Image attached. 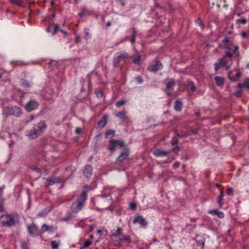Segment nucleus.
<instances>
[{
	"mask_svg": "<svg viewBox=\"0 0 249 249\" xmlns=\"http://www.w3.org/2000/svg\"><path fill=\"white\" fill-rule=\"evenodd\" d=\"M19 223V217L15 214H2L0 217V226L11 227Z\"/></svg>",
	"mask_w": 249,
	"mask_h": 249,
	"instance_id": "obj_1",
	"label": "nucleus"
},
{
	"mask_svg": "<svg viewBox=\"0 0 249 249\" xmlns=\"http://www.w3.org/2000/svg\"><path fill=\"white\" fill-rule=\"evenodd\" d=\"M46 127L45 122L41 121L37 123L36 125L34 126L33 129L28 131L27 136L31 139H35L41 134Z\"/></svg>",
	"mask_w": 249,
	"mask_h": 249,
	"instance_id": "obj_2",
	"label": "nucleus"
},
{
	"mask_svg": "<svg viewBox=\"0 0 249 249\" xmlns=\"http://www.w3.org/2000/svg\"><path fill=\"white\" fill-rule=\"evenodd\" d=\"M232 54L230 52H227L225 55L221 59L218 60V62L214 64V69L217 71L220 68L226 67L228 70L230 68V65H227L232 60Z\"/></svg>",
	"mask_w": 249,
	"mask_h": 249,
	"instance_id": "obj_3",
	"label": "nucleus"
},
{
	"mask_svg": "<svg viewBox=\"0 0 249 249\" xmlns=\"http://www.w3.org/2000/svg\"><path fill=\"white\" fill-rule=\"evenodd\" d=\"M87 199L86 191H83L80 196L77 199L75 203H72L71 205L72 213H77L81 210Z\"/></svg>",
	"mask_w": 249,
	"mask_h": 249,
	"instance_id": "obj_4",
	"label": "nucleus"
},
{
	"mask_svg": "<svg viewBox=\"0 0 249 249\" xmlns=\"http://www.w3.org/2000/svg\"><path fill=\"white\" fill-rule=\"evenodd\" d=\"M22 114L21 109L18 106L5 107L2 111V114L6 117L10 115L18 117Z\"/></svg>",
	"mask_w": 249,
	"mask_h": 249,
	"instance_id": "obj_5",
	"label": "nucleus"
},
{
	"mask_svg": "<svg viewBox=\"0 0 249 249\" xmlns=\"http://www.w3.org/2000/svg\"><path fill=\"white\" fill-rule=\"evenodd\" d=\"M128 55L127 53L125 52H119L117 53V56L114 59V65L117 66L121 61L124 60L128 57Z\"/></svg>",
	"mask_w": 249,
	"mask_h": 249,
	"instance_id": "obj_6",
	"label": "nucleus"
},
{
	"mask_svg": "<svg viewBox=\"0 0 249 249\" xmlns=\"http://www.w3.org/2000/svg\"><path fill=\"white\" fill-rule=\"evenodd\" d=\"M39 106L38 103L35 100H30L25 106V108L27 111H31L37 108Z\"/></svg>",
	"mask_w": 249,
	"mask_h": 249,
	"instance_id": "obj_7",
	"label": "nucleus"
},
{
	"mask_svg": "<svg viewBox=\"0 0 249 249\" xmlns=\"http://www.w3.org/2000/svg\"><path fill=\"white\" fill-rule=\"evenodd\" d=\"M124 146V142L121 140H110V150L113 151L115 147L121 148Z\"/></svg>",
	"mask_w": 249,
	"mask_h": 249,
	"instance_id": "obj_8",
	"label": "nucleus"
},
{
	"mask_svg": "<svg viewBox=\"0 0 249 249\" xmlns=\"http://www.w3.org/2000/svg\"><path fill=\"white\" fill-rule=\"evenodd\" d=\"M28 231L29 234L32 236H35L39 234V231L37 226L34 223L28 225Z\"/></svg>",
	"mask_w": 249,
	"mask_h": 249,
	"instance_id": "obj_9",
	"label": "nucleus"
},
{
	"mask_svg": "<svg viewBox=\"0 0 249 249\" xmlns=\"http://www.w3.org/2000/svg\"><path fill=\"white\" fill-rule=\"evenodd\" d=\"M162 67L161 63L158 61L154 65H151L148 67V71L152 72H156L160 70Z\"/></svg>",
	"mask_w": 249,
	"mask_h": 249,
	"instance_id": "obj_10",
	"label": "nucleus"
},
{
	"mask_svg": "<svg viewBox=\"0 0 249 249\" xmlns=\"http://www.w3.org/2000/svg\"><path fill=\"white\" fill-rule=\"evenodd\" d=\"M133 223L134 224L139 223L142 227H145L147 224L144 218L141 215L135 217L133 220Z\"/></svg>",
	"mask_w": 249,
	"mask_h": 249,
	"instance_id": "obj_11",
	"label": "nucleus"
},
{
	"mask_svg": "<svg viewBox=\"0 0 249 249\" xmlns=\"http://www.w3.org/2000/svg\"><path fill=\"white\" fill-rule=\"evenodd\" d=\"M129 155V151L128 149L125 148L124 151L117 158V160L122 162L127 159Z\"/></svg>",
	"mask_w": 249,
	"mask_h": 249,
	"instance_id": "obj_12",
	"label": "nucleus"
},
{
	"mask_svg": "<svg viewBox=\"0 0 249 249\" xmlns=\"http://www.w3.org/2000/svg\"><path fill=\"white\" fill-rule=\"evenodd\" d=\"M84 176L89 178L90 177L92 173V167L89 165H87L83 171Z\"/></svg>",
	"mask_w": 249,
	"mask_h": 249,
	"instance_id": "obj_13",
	"label": "nucleus"
},
{
	"mask_svg": "<svg viewBox=\"0 0 249 249\" xmlns=\"http://www.w3.org/2000/svg\"><path fill=\"white\" fill-rule=\"evenodd\" d=\"M108 119L107 115H105L103 116L100 119V120L98 122V126L100 128H103L105 127L106 124L107 123V121Z\"/></svg>",
	"mask_w": 249,
	"mask_h": 249,
	"instance_id": "obj_14",
	"label": "nucleus"
},
{
	"mask_svg": "<svg viewBox=\"0 0 249 249\" xmlns=\"http://www.w3.org/2000/svg\"><path fill=\"white\" fill-rule=\"evenodd\" d=\"M170 153V151H165L160 149H157L154 152V155L156 157H165Z\"/></svg>",
	"mask_w": 249,
	"mask_h": 249,
	"instance_id": "obj_15",
	"label": "nucleus"
},
{
	"mask_svg": "<svg viewBox=\"0 0 249 249\" xmlns=\"http://www.w3.org/2000/svg\"><path fill=\"white\" fill-rule=\"evenodd\" d=\"M229 78L231 81H236L241 76V72L238 71L237 73L233 75L232 74L231 71H230L228 74Z\"/></svg>",
	"mask_w": 249,
	"mask_h": 249,
	"instance_id": "obj_16",
	"label": "nucleus"
},
{
	"mask_svg": "<svg viewBox=\"0 0 249 249\" xmlns=\"http://www.w3.org/2000/svg\"><path fill=\"white\" fill-rule=\"evenodd\" d=\"M183 103L180 100H177L174 105V109L177 111H180L182 109Z\"/></svg>",
	"mask_w": 249,
	"mask_h": 249,
	"instance_id": "obj_17",
	"label": "nucleus"
},
{
	"mask_svg": "<svg viewBox=\"0 0 249 249\" xmlns=\"http://www.w3.org/2000/svg\"><path fill=\"white\" fill-rule=\"evenodd\" d=\"M239 88H245L248 89H249V79H247L244 80L243 83H239L237 85Z\"/></svg>",
	"mask_w": 249,
	"mask_h": 249,
	"instance_id": "obj_18",
	"label": "nucleus"
},
{
	"mask_svg": "<svg viewBox=\"0 0 249 249\" xmlns=\"http://www.w3.org/2000/svg\"><path fill=\"white\" fill-rule=\"evenodd\" d=\"M133 58V63L135 64H139L140 61L141 60V56L138 54L136 53L135 55H134L132 56Z\"/></svg>",
	"mask_w": 249,
	"mask_h": 249,
	"instance_id": "obj_19",
	"label": "nucleus"
},
{
	"mask_svg": "<svg viewBox=\"0 0 249 249\" xmlns=\"http://www.w3.org/2000/svg\"><path fill=\"white\" fill-rule=\"evenodd\" d=\"M214 80L216 84L219 86L223 85L224 83V78L221 76H216L214 77Z\"/></svg>",
	"mask_w": 249,
	"mask_h": 249,
	"instance_id": "obj_20",
	"label": "nucleus"
},
{
	"mask_svg": "<svg viewBox=\"0 0 249 249\" xmlns=\"http://www.w3.org/2000/svg\"><path fill=\"white\" fill-rule=\"evenodd\" d=\"M115 116L120 118L121 119H126L127 117L126 116V112L124 111H119L114 113Z\"/></svg>",
	"mask_w": 249,
	"mask_h": 249,
	"instance_id": "obj_21",
	"label": "nucleus"
},
{
	"mask_svg": "<svg viewBox=\"0 0 249 249\" xmlns=\"http://www.w3.org/2000/svg\"><path fill=\"white\" fill-rule=\"evenodd\" d=\"M175 85V81L171 79L166 84V89L167 90H170Z\"/></svg>",
	"mask_w": 249,
	"mask_h": 249,
	"instance_id": "obj_22",
	"label": "nucleus"
},
{
	"mask_svg": "<svg viewBox=\"0 0 249 249\" xmlns=\"http://www.w3.org/2000/svg\"><path fill=\"white\" fill-rule=\"evenodd\" d=\"M53 230V227H49L46 224H43L41 227V231L42 232H45L47 231H52Z\"/></svg>",
	"mask_w": 249,
	"mask_h": 249,
	"instance_id": "obj_23",
	"label": "nucleus"
},
{
	"mask_svg": "<svg viewBox=\"0 0 249 249\" xmlns=\"http://www.w3.org/2000/svg\"><path fill=\"white\" fill-rule=\"evenodd\" d=\"M10 1L14 4L18 5L19 6H23L22 0H10Z\"/></svg>",
	"mask_w": 249,
	"mask_h": 249,
	"instance_id": "obj_24",
	"label": "nucleus"
},
{
	"mask_svg": "<svg viewBox=\"0 0 249 249\" xmlns=\"http://www.w3.org/2000/svg\"><path fill=\"white\" fill-rule=\"evenodd\" d=\"M47 180L48 181V185H53L56 183L59 182V179L58 178H55V180L52 179L51 178H48Z\"/></svg>",
	"mask_w": 249,
	"mask_h": 249,
	"instance_id": "obj_25",
	"label": "nucleus"
},
{
	"mask_svg": "<svg viewBox=\"0 0 249 249\" xmlns=\"http://www.w3.org/2000/svg\"><path fill=\"white\" fill-rule=\"evenodd\" d=\"M223 196H224L223 192L222 191H221L220 192V194L219 195V196L218 197V200H217V203L219 204L220 207H221V205H222V201L223 200Z\"/></svg>",
	"mask_w": 249,
	"mask_h": 249,
	"instance_id": "obj_26",
	"label": "nucleus"
},
{
	"mask_svg": "<svg viewBox=\"0 0 249 249\" xmlns=\"http://www.w3.org/2000/svg\"><path fill=\"white\" fill-rule=\"evenodd\" d=\"M126 100H121V101H118L116 102V106L118 107H120L122 106L123 105H124L126 103Z\"/></svg>",
	"mask_w": 249,
	"mask_h": 249,
	"instance_id": "obj_27",
	"label": "nucleus"
},
{
	"mask_svg": "<svg viewBox=\"0 0 249 249\" xmlns=\"http://www.w3.org/2000/svg\"><path fill=\"white\" fill-rule=\"evenodd\" d=\"M178 139L176 137H174L171 141V144L173 146L175 145L176 146V149L178 148Z\"/></svg>",
	"mask_w": 249,
	"mask_h": 249,
	"instance_id": "obj_28",
	"label": "nucleus"
},
{
	"mask_svg": "<svg viewBox=\"0 0 249 249\" xmlns=\"http://www.w3.org/2000/svg\"><path fill=\"white\" fill-rule=\"evenodd\" d=\"M188 86L189 87L190 90L192 92H194L196 90V86H195L194 84L192 82L189 83Z\"/></svg>",
	"mask_w": 249,
	"mask_h": 249,
	"instance_id": "obj_29",
	"label": "nucleus"
},
{
	"mask_svg": "<svg viewBox=\"0 0 249 249\" xmlns=\"http://www.w3.org/2000/svg\"><path fill=\"white\" fill-rule=\"evenodd\" d=\"M122 230L120 228H118L116 231L112 233L111 236H118L119 235L121 234Z\"/></svg>",
	"mask_w": 249,
	"mask_h": 249,
	"instance_id": "obj_30",
	"label": "nucleus"
},
{
	"mask_svg": "<svg viewBox=\"0 0 249 249\" xmlns=\"http://www.w3.org/2000/svg\"><path fill=\"white\" fill-rule=\"evenodd\" d=\"M72 217V216L71 214L70 213H69L68 214V215H67V216H66L62 219V220L64 221H68L71 220Z\"/></svg>",
	"mask_w": 249,
	"mask_h": 249,
	"instance_id": "obj_31",
	"label": "nucleus"
},
{
	"mask_svg": "<svg viewBox=\"0 0 249 249\" xmlns=\"http://www.w3.org/2000/svg\"><path fill=\"white\" fill-rule=\"evenodd\" d=\"M54 26V30H53V35H55V34H56V33L58 31H60L61 30H60L59 29V26L58 24H53Z\"/></svg>",
	"mask_w": 249,
	"mask_h": 249,
	"instance_id": "obj_32",
	"label": "nucleus"
},
{
	"mask_svg": "<svg viewBox=\"0 0 249 249\" xmlns=\"http://www.w3.org/2000/svg\"><path fill=\"white\" fill-rule=\"evenodd\" d=\"M95 94L97 97H102L103 95V92L100 89L96 90Z\"/></svg>",
	"mask_w": 249,
	"mask_h": 249,
	"instance_id": "obj_33",
	"label": "nucleus"
},
{
	"mask_svg": "<svg viewBox=\"0 0 249 249\" xmlns=\"http://www.w3.org/2000/svg\"><path fill=\"white\" fill-rule=\"evenodd\" d=\"M21 243L22 249H29V247L27 243L25 242H21Z\"/></svg>",
	"mask_w": 249,
	"mask_h": 249,
	"instance_id": "obj_34",
	"label": "nucleus"
},
{
	"mask_svg": "<svg viewBox=\"0 0 249 249\" xmlns=\"http://www.w3.org/2000/svg\"><path fill=\"white\" fill-rule=\"evenodd\" d=\"M51 245L53 249H57L58 247V243L56 241H52Z\"/></svg>",
	"mask_w": 249,
	"mask_h": 249,
	"instance_id": "obj_35",
	"label": "nucleus"
},
{
	"mask_svg": "<svg viewBox=\"0 0 249 249\" xmlns=\"http://www.w3.org/2000/svg\"><path fill=\"white\" fill-rule=\"evenodd\" d=\"M130 240V238L129 236H125L124 238L120 239L121 242H129Z\"/></svg>",
	"mask_w": 249,
	"mask_h": 249,
	"instance_id": "obj_36",
	"label": "nucleus"
},
{
	"mask_svg": "<svg viewBox=\"0 0 249 249\" xmlns=\"http://www.w3.org/2000/svg\"><path fill=\"white\" fill-rule=\"evenodd\" d=\"M196 22L200 26V27L202 29H203L204 28V25L202 23V21L201 20V19L200 18H198L196 20Z\"/></svg>",
	"mask_w": 249,
	"mask_h": 249,
	"instance_id": "obj_37",
	"label": "nucleus"
},
{
	"mask_svg": "<svg viewBox=\"0 0 249 249\" xmlns=\"http://www.w3.org/2000/svg\"><path fill=\"white\" fill-rule=\"evenodd\" d=\"M22 86L25 88H29L31 87L30 84L27 81H24L22 83Z\"/></svg>",
	"mask_w": 249,
	"mask_h": 249,
	"instance_id": "obj_38",
	"label": "nucleus"
},
{
	"mask_svg": "<svg viewBox=\"0 0 249 249\" xmlns=\"http://www.w3.org/2000/svg\"><path fill=\"white\" fill-rule=\"evenodd\" d=\"M135 79L138 84H141L143 82V80L141 76L136 77Z\"/></svg>",
	"mask_w": 249,
	"mask_h": 249,
	"instance_id": "obj_39",
	"label": "nucleus"
},
{
	"mask_svg": "<svg viewBox=\"0 0 249 249\" xmlns=\"http://www.w3.org/2000/svg\"><path fill=\"white\" fill-rule=\"evenodd\" d=\"M237 23H241L242 24H245L247 23V20L246 19H239L237 20Z\"/></svg>",
	"mask_w": 249,
	"mask_h": 249,
	"instance_id": "obj_40",
	"label": "nucleus"
},
{
	"mask_svg": "<svg viewBox=\"0 0 249 249\" xmlns=\"http://www.w3.org/2000/svg\"><path fill=\"white\" fill-rule=\"evenodd\" d=\"M91 244V242L89 240H86L83 245V248H86L89 247Z\"/></svg>",
	"mask_w": 249,
	"mask_h": 249,
	"instance_id": "obj_41",
	"label": "nucleus"
},
{
	"mask_svg": "<svg viewBox=\"0 0 249 249\" xmlns=\"http://www.w3.org/2000/svg\"><path fill=\"white\" fill-rule=\"evenodd\" d=\"M227 193L228 195L230 196H233V190L231 188H228L227 190Z\"/></svg>",
	"mask_w": 249,
	"mask_h": 249,
	"instance_id": "obj_42",
	"label": "nucleus"
},
{
	"mask_svg": "<svg viewBox=\"0 0 249 249\" xmlns=\"http://www.w3.org/2000/svg\"><path fill=\"white\" fill-rule=\"evenodd\" d=\"M222 42L225 44H231L230 43V39L228 37H225L224 40L222 41Z\"/></svg>",
	"mask_w": 249,
	"mask_h": 249,
	"instance_id": "obj_43",
	"label": "nucleus"
},
{
	"mask_svg": "<svg viewBox=\"0 0 249 249\" xmlns=\"http://www.w3.org/2000/svg\"><path fill=\"white\" fill-rule=\"evenodd\" d=\"M241 36L243 37H247L249 38V31L246 32L242 33Z\"/></svg>",
	"mask_w": 249,
	"mask_h": 249,
	"instance_id": "obj_44",
	"label": "nucleus"
},
{
	"mask_svg": "<svg viewBox=\"0 0 249 249\" xmlns=\"http://www.w3.org/2000/svg\"><path fill=\"white\" fill-rule=\"evenodd\" d=\"M224 48L228 50V52H232L231 44H225L224 45Z\"/></svg>",
	"mask_w": 249,
	"mask_h": 249,
	"instance_id": "obj_45",
	"label": "nucleus"
},
{
	"mask_svg": "<svg viewBox=\"0 0 249 249\" xmlns=\"http://www.w3.org/2000/svg\"><path fill=\"white\" fill-rule=\"evenodd\" d=\"M234 50H233L232 51V52H231V53L232 54V56H233V55L234 54H235L236 53V52H237L238 51V49H239L238 46H237V45L234 46Z\"/></svg>",
	"mask_w": 249,
	"mask_h": 249,
	"instance_id": "obj_46",
	"label": "nucleus"
},
{
	"mask_svg": "<svg viewBox=\"0 0 249 249\" xmlns=\"http://www.w3.org/2000/svg\"><path fill=\"white\" fill-rule=\"evenodd\" d=\"M218 211L216 210H212L209 211V213L212 214V215H217Z\"/></svg>",
	"mask_w": 249,
	"mask_h": 249,
	"instance_id": "obj_47",
	"label": "nucleus"
},
{
	"mask_svg": "<svg viewBox=\"0 0 249 249\" xmlns=\"http://www.w3.org/2000/svg\"><path fill=\"white\" fill-rule=\"evenodd\" d=\"M217 215L219 217V218H223L224 217V214L223 212H217Z\"/></svg>",
	"mask_w": 249,
	"mask_h": 249,
	"instance_id": "obj_48",
	"label": "nucleus"
},
{
	"mask_svg": "<svg viewBox=\"0 0 249 249\" xmlns=\"http://www.w3.org/2000/svg\"><path fill=\"white\" fill-rule=\"evenodd\" d=\"M33 169L36 172L41 174V170L40 168H38L37 167H34L33 168Z\"/></svg>",
	"mask_w": 249,
	"mask_h": 249,
	"instance_id": "obj_49",
	"label": "nucleus"
},
{
	"mask_svg": "<svg viewBox=\"0 0 249 249\" xmlns=\"http://www.w3.org/2000/svg\"><path fill=\"white\" fill-rule=\"evenodd\" d=\"M130 207L132 210H134L136 208V205L134 203L130 204Z\"/></svg>",
	"mask_w": 249,
	"mask_h": 249,
	"instance_id": "obj_50",
	"label": "nucleus"
},
{
	"mask_svg": "<svg viewBox=\"0 0 249 249\" xmlns=\"http://www.w3.org/2000/svg\"><path fill=\"white\" fill-rule=\"evenodd\" d=\"M235 95L236 97H240L242 95V91L241 90L237 91L235 93Z\"/></svg>",
	"mask_w": 249,
	"mask_h": 249,
	"instance_id": "obj_51",
	"label": "nucleus"
},
{
	"mask_svg": "<svg viewBox=\"0 0 249 249\" xmlns=\"http://www.w3.org/2000/svg\"><path fill=\"white\" fill-rule=\"evenodd\" d=\"M75 131L77 134H79L81 132L82 129L80 127H77L76 128Z\"/></svg>",
	"mask_w": 249,
	"mask_h": 249,
	"instance_id": "obj_52",
	"label": "nucleus"
},
{
	"mask_svg": "<svg viewBox=\"0 0 249 249\" xmlns=\"http://www.w3.org/2000/svg\"><path fill=\"white\" fill-rule=\"evenodd\" d=\"M180 165V162L179 161H176L174 163L173 166L175 168H177Z\"/></svg>",
	"mask_w": 249,
	"mask_h": 249,
	"instance_id": "obj_53",
	"label": "nucleus"
},
{
	"mask_svg": "<svg viewBox=\"0 0 249 249\" xmlns=\"http://www.w3.org/2000/svg\"><path fill=\"white\" fill-rule=\"evenodd\" d=\"M34 119V115H31L30 116V119L27 120L26 121V123H29L30 122H31V121H32Z\"/></svg>",
	"mask_w": 249,
	"mask_h": 249,
	"instance_id": "obj_54",
	"label": "nucleus"
},
{
	"mask_svg": "<svg viewBox=\"0 0 249 249\" xmlns=\"http://www.w3.org/2000/svg\"><path fill=\"white\" fill-rule=\"evenodd\" d=\"M198 132V130L197 129L191 130V133L193 134H196Z\"/></svg>",
	"mask_w": 249,
	"mask_h": 249,
	"instance_id": "obj_55",
	"label": "nucleus"
},
{
	"mask_svg": "<svg viewBox=\"0 0 249 249\" xmlns=\"http://www.w3.org/2000/svg\"><path fill=\"white\" fill-rule=\"evenodd\" d=\"M171 89L170 90H167V89L165 88V92H166V93L168 95H170L171 94Z\"/></svg>",
	"mask_w": 249,
	"mask_h": 249,
	"instance_id": "obj_56",
	"label": "nucleus"
},
{
	"mask_svg": "<svg viewBox=\"0 0 249 249\" xmlns=\"http://www.w3.org/2000/svg\"><path fill=\"white\" fill-rule=\"evenodd\" d=\"M3 204L0 203V211L1 212H3Z\"/></svg>",
	"mask_w": 249,
	"mask_h": 249,
	"instance_id": "obj_57",
	"label": "nucleus"
},
{
	"mask_svg": "<svg viewBox=\"0 0 249 249\" xmlns=\"http://www.w3.org/2000/svg\"><path fill=\"white\" fill-rule=\"evenodd\" d=\"M108 136H109V130H107L106 131V132L105 133V138L107 139L108 138Z\"/></svg>",
	"mask_w": 249,
	"mask_h": 249,
	"instance_id": "obj_58",
	"label": "nucleus"
},
{
	"mask_svg": "<svg viewBox=\"0 0 249 249\" xmlns=\"http://www.w3.org/2000/svg\"><path fill=\"white\" fill-rule=\"evenodd\" d=\"M75 41L76 42H79L80 41V38L79 37H77L75 39Z\"/></svg>",
	"mask_w": 249,
	"mask_h": 249,
	"instance_id": "obj_59",
	"label": "nucleus"
},
{
	"mask_svg": "<svg viewBox=\"0 0 249 249\" xmlns=\"http://www.w3.org/2000/svg\"><path fill=\"white\" fill-rule=\"evenodd\" d=\"M195 115H196V116H197V117H199V116H200V112H199V111L196 112L195 113Z\"/></svg>",
	"mask_w": 249,
	"mask_h": 249,
	"instance_id": "obj_60",
	"label": "nucleus"
},
{
	"mask_svg": "<svg viewBox=\"0 0 249 249\" xmlns=\"http://www.w3.org/2000/svg\"><path fill=\"white\" fill-rule=\"evenodd\" d=\"M115 133V130H110V135H114Z\"/></svg>",
	"mask_w": 249,
	"mask_h": 249,
	"instance_id": "obj_61",
	"label": "nucleus"
},
{
	"mask_svg": "<svg viewBox=\"0 0 249 249\" xmlns=\"http://www.w3.org/2000/svg\"><path fill=\"white\" fill-rule=\"evenodd\" d=\"M47 32L49 33L51 32V26H49L46 29Z\"/></svg>",
	"mask_w": 249,
	"mask_h": 249,
	"instance_id": "obj_62",
	"label": "nucleus"
},
{
	"mask_svg": "<svg viewBox=\"0 0 249 249\" xmlns=\"http://www.w3.org/2000/svg\"><path fill=\"white\" fill-rule=\"evenodd\" d=\"M60 31L65 35V36H66L67 35V33L65 31H63L62 30H61Z\"/></svg>",
	"mask_w": 249,
	"mask_h": 249,
	"instance_id": "obj_63",
	"label": "nucleus"
},
{
	"mask_svg": "<svg viewBox=\"0 0 249 249\" xmlns=\"http://www.w3.org/2000/svg\"><path fill=\"white\" fill-rule=\"evenodd\" d=\"M135 42V38H133L132 37V38L131 39V42L132 43H134Z\"/></svg>",
	"mask_w": 249,
	"mask_h": 249,
	"instance_id": "obj_64",
	"label": "nucleus"
}]
</instances>
